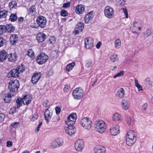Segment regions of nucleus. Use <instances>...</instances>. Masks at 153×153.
I'll use <instances>...</instances> for the list:
<instances>
[{
    "label": "nucleus",
    "instance_id": "42",
    "mask_svg": "<svg viewBox=\"0 0 153 153\" xmlns=\"http://www.w3.org/2000/svg\"><path fill=\"white\" fill-rule=\"evenodd\" d=\"M5 26L4 25H0V35H2L6 32Z\"/></svg>",
    "mask_w": 153,
    "mask_h": 153
},
{
    "label": "nucleus",
    "instance_id": "1",
    "mask_svg": "<svg viewBox=\"0 0 153 153\" xmlns=\"http://www.w3.org/2000/svg\"><path fill=\"white\" fill-rule=\"evenodd\" d=\"M94 127L97 132L102 133L105 131L106 126L104 121L102 120H99L95 122Z\"/></svg>",
    "mask_w": 153,
    "mask_h": 153
},
{
    "label": "nucleus",
    "instance_id": "61",
    "mask_svg": "<svg viewBox=\"0 0 153 153\" xmlns=\"http://www.w3.org/2000/svg\"><path fill=\"white\" fill-rule=\"evenodd\" d=\"M147 104L146 103H145L142 105V108L143 109L144 111H146L147 108Z\"/></svg>",
    "mask_w": 153,
    "mask_h": 153
},
{
    "label": "nucleus",
    "instance_id": "57",
    "mask_svg": "<svg viewBox=\"0 0 153 153\" xmlns=\"http://www.w3.org/2000/svg\"><path fill=\"white\" fill-rule=\"evenodd\" d=\"M70 2H69L65 3L63 4V7L65 8L68 7L70 6Z\"/></svg>",
    "mask_w": 153,
    "mask_h": 153
},
{
    "label": "nucleus",
    "instance_id": "59",
    "mask_svg": "<svg viewBox=\"0 0 153 153\" xmlns=\"http://www.w3.org/2000/svg\"><path fill=\"white\" fill-rule=\"evenodd\" d=\"M5 118V115L2 113H0V121H3Z\"/></svg>",
    "mask_w": 153,
    "mask_h": 153
},
{
    "label": "nucleus",
    "instance_id": "20",
    "mask_svg": "<svg viewBox=\"0 0 153 153\" xmlns=\"http://www.w3.org/2000/svg\"><path fill=\"white\" fill-rule=\"evenodd\" d=\"M85 11V7L82 4H80L76 6L75 12L77 14H82Z\"/></svg>",
    "mask_w": 153,
    "mask_h": 153
},
{
    "label": "nucleus",
    "instance_id": "17",
    "mask_svg": "<svg viewBox=\"0 0 153 153\" xmlns=\"http://www.w3.org/2000/svg\"><path fill=\"white\" fill-rule=\"evenodd\" d=\"M17 54L15 52L11 53L7 56L9 61L11 62H14L17 59Z\"/></svg>",
    "mask_w": 153,
    "mask_h": 153
},
{
    "label": "nucleus",
    "instance_id": "4",
    "mask_svg": "<svg viewBox=\"0 0 153 153\" xmlns=\"http://www.w3.org/2000/svg\"><path fill=\"white\" fill-rule=\"evenodd\" d=\"M143 25V22L141 21H135L131 25L130 30L132 33H137L141 30Z\"/></svg>",
    "mask_w": 153,
    "mask_h": 153
},
{
    "label": "nucleus",
    "instance_id": "40",
    "mask_svg": "<svg viewBox=\"0 0 153 153\" xmlns=\"http://www.w3.org/2000/svg\"><path fill=\"white\" fill-rule=\"evenodd\" d=\"M135 85L137 88L138 91H140L143 90V88L142 86L138 83V80L137 79H135Z\"/></svg>",
    "mask_w": 153,
    "mask_h": 153
},
{
    "label": "nucleus",
    "instance_id": "24",
    "mask_svg": "<svg viewBox=\"0 0 153 153\" xmlns=\"http://www.w3.org/2000/svg\"><path fill=\"white\" fill-rule=\"evenodd\" d=\"M17 68H14L8 74V75L10 74L11 76L14 77H18L19 74V72Z\"/></svg>",
    "mask_w": 153,
    "mask_h": 153
},
{
    "label": "nucleus",
    "instance_id": "27",
    "mask_svg": "<svg viewBox=\"0 0 153 153\" xmlns=\"http://www.w3.org/2000/svg\"><path fill=\"white\" fill-rule=\"evenodd\" d=\"M152 31L149 29H146L143 33V36L144 38L146 39L151 35Z\"/></svg>",
    "mask_w": 153,
    "mask_h": 153
},
{
    "label": "nucleus",
    "instance_id": "19",
    "mask_svg": "<svg viewBox=\"0 0 153 153\" xmlns=\"http://www.w3.org/2000/svg\"><path fill=\"white\" fill-rule=\"evenodd\" d=\"M41 77L40 73H35L32 77L31 81L33 84H36L39 80Z\"/></svg>",
    "mask_w": 153,
    "mask_h": 153
},
{
    "label": "nucleus",
    "instance_id": "32",
    "mask_svg": "<svg viewBox=\"0 0 153 153\" xmlns=\"http://www.w3.org/2000/svg\"><path fill=\"white\" fill-rule=\"evenodd\" d=\"M11 96L10 93H8V94H5L3 97V99L5 103H8L11 100Z\"/></svg>",
    "mask_w": 153,
    "mask_h": 153
},
{
    "label": "nucleus",
    "instance_id": "28",
    "mask_svg": "<svg viewBox=\"0 0 153 153\" xmlns=\"http://www.w3.org/2000/svg\"><path fill=\"white\" fill-rule=\"evenodd\" d=\"M6 32L11 33L13 31L15 30V27L11 24L7 25L5 26Z\"/></svg>",
    "mask_w": 153,
    "mask_h": 153
},
{
    "label": "nucleus",
    "instance_id": "53",
    "mask_svg": "<svg viewBox=\"0 0 153 153\" xmlns=\"http://www.w3.org/2000/svg\"><path fill=\"white\" fill-rule=\"evenodd\" d=\"M49 42L51 44H54L56 42L55 38L54 37H51L49 39Z\"/></svg>",
    "mask_w": 153,
    "mask_h": 153
},
{
    "label": "nucleus",
    "instance_id": "48",
    "mask_svg": "<svg viewBox=\"0 0 153 153\" xmlns=\"http://www.w3.org/2000/svg\"><path fill=\"white\" fill-rule=\"evenodd\" d=\"M19 71V72H22L25 70V67L22 64L21 65H19L16 68Z\"/></svg>",
    "mask_w": 153,
    "mask_h": 153
},
{
    "label": "nucleus",
    "instance_id": "10",
    "mask_svg": "<svg viewBox=\"0 0 153 153\" xmlns=\"http://www.w3.org/2000/svg\"><path fill=\"white\" fill-rule=\"evenodd\" d=\"M48 59V56L44 53H42L38 56L36 60L38 64L42 65L45 63Z\"/></svg>",
    "mask_w": 153,
    "mask_h": 153
},
{
    "label": "nucleus",
    "instance_id": "44",
    "mask_svg": "<svg viewBox=\"0 0 153 153\" xmlns=\"http://www.w3.org/2000/svg\"><path fill=\"white\" fill-rule=\"evenodd\" d=\"M56 141L58 144L59 147L63 145L64 144V141L63 139L61 138H59L56 140Z\"/></svg>",
    "mask_w": 153,
    "mask_h": 153
},
{
    "label": "nucleus",
    "instance_id": "52",
    "mask_svg": "<svg viewBox=\"0 0 153 153\" xmlns=\"http://www.w3.org/2000/svg\"><path fill=\"white\" fill-rule=\"evenodd\" d=\"M68 15V13L67 11L63 10L61 12V15L63 16H66Z\"/></svg>",
    "mask_w": 153,
    "mask_h": 153
},
{
    "label": "nucleus",
    "instance_id": "47",
    "mask_svg": "<svg viewBox=\"0 0 153 153\" xmlns=\"http://www.w3.org/2000/svg\"><path fill=\"white\" fill-rule=\"evenodd\" d=\"M124 72L122 71L118 73L113 76V78L115 79L117 77H120L123 76L124 75Z\"/></svg>",
    "mask_w": 153,
    "mask_h": 153
},
{
    "label": "nucleus",
    "instance_id": "33",
    "mask_svg": "<svg viewBox=\"0 0 153 153\" xmlns=\"http://www.w3.org/2000/svg\"><path fill=\"white\" fill-rule=\"evenodd\" d=\"M49 147L52 149H54L57 148H59V146L58 145L57 143L56 140H53L49 146Z\"/></svg>",
    "mask_w": 153,
    "mask_h": 153
},
{
    "label": "nucleus",
    "instance_id": "12",
    "mask_svg": "<svg viewBox=\"0 0 153 153\" xmlns=\"http://www.w3.org/2000/svg\"><path fill=\"white\" fill-rule=\"evenodd\" d=\"M84 146L83 142L82 140H78L75 143V147L77 151L81 152Z\"/></svg>",
    "mask_w": 153,
    "mask_h": 153
},
{
    "label": "nucleus",
    "instance_id": "16",
    "mask_svg": "<svg viewBox=\"0 0 153 153\" xmlns=\"http://www.w3.org/2000/svg\"><path fill=\"white\" fill-rule=\"evenodd\" d=\"M94 151L95 153H105V148L101 145H98L95 146Z\"/></svg>",
    "mask_w": 153,
    "mask_h": 153
},
{
    "label": "nucleus",
    "instance_id": "30",
    "mask_svg": "<svg viewBox=\"0 0 153 153\" xmlns=\"http://www.w3.org/2000/svg\"><path fill=\"white\" fill-rule=\"evenodd\" d=\"M124 94V90L123 88H121L117 91V96L120 98H122L123 97Z\"/></svg>",
    "mask_w": 153,
    "mask_h": 153
},
{
    "label": "nucleus",
    "instance_id": "43",
    "mask_svg": "<svg viewBox=\"0 0 153 153\" xmlns=\"http://www.w3.org/2000/svg\"><path fill=\"white\" fill-rule=\"evenodd\" d=\"M71 90V88L69 84L65 85L64 88V91L66 93L69 92Z\"/></svg>",
    "mask_w": 153,
    "mask_h": 153
},
{
    "label": "nucleus",
    "instance_id": "63",
    "mask_svg": "<svg viewBox=\"0 0 153 153\" xmlns=\"http://www.w3.org/2000/svg\"><path fill=\"white\" fill-rule=\"evenodd\" d=\"M102 45L101 42H98L97 44L96 45V47L97 48L99 49L101 45Z\"/></svg>",
    "mask_w": 153,
    "mask_h": 153
},
{
    "label": "nucleus",
    "instance_id": "7",
    "mask_svg": "<svg viewBox=\"0 0 153 153\" xmlns=\"http://www.w3.org/2000/svg\"><path fill=\"white\" fill-rule=\"evenodd\" d=\"M19 87V81L16 79L10 81L9 83L8 88L10 91L14 92L17 91Z\"/></svg>",
    "mask_w": 153,
    "mask_h": 153
},
{
    "label": "nucleus",
    "instance_id": "50",
    "mask_svg": "<svg viewBox=\"0 0 153 153\" xmlns=\"http://www.w3.org/2000/svg\"><path fill=\"white\" fill-rule=\"evenodd\" d=\"M5 41V40L3 38L0 37V47L3 45Z\"/></svg>",
    "mask_w": 153,
    "mask_h": 153
},
{
    "label": "nucleus",
    "instance_id": "8",
    "mask_svg": "<svg viewBox=\"0 0 153 153\" xmlns=\"http://www.w3.org/2000/svg\"><path fill=\"white\" fill-rule=\"evenodd\" d=\"M105 16L108 19H111L114 16V9L109 6H106L104 10Z\"/></svg>",
    "mask_w": 153,
    "mask_h": 153
},
{
    "label": "nucleus",
    "instance_id": "2",
    "mask_svg": "<svg viewBox=\"0 0 153 153\" xmlns=\"http://www.w3.org/2000/svg\"><path fill=\"white\" fill-rule=\"evenodd\" d=\"M136 140V137L133 131H130L127 133L126 137V143L128 146L133 145Z\"/></svg>",
    "mask_w": 153,
    "mask_h": 153
},
{
    "label": "nucleus",
    "instance_id": "21",
    "mask_svg": "<svg viewBox=\"0 0 153 153\" xmlns=\"http://www.w3.org/2000/svg\"><path fill=\"white\" fill-rule=\"evenodd\" d=\"M123 117L121 114L116 113L114 114L112 116V120L116 122H120L122 121Z\"/></svg>",
    "mask_w": 153,
    "mask_h": 153
},
{
    "label": "nucleus",
    "instance_id": "54",
    "mask_svg": "<svg viewBox=\"0 0 153 153\" xmlns=\"http://www.w3.org/2000/svg\"><path fill=\"white\" fill-rule=\"evenodd\" d=\"M42 123V122H40L39 123V124L38 126L36 128V130L35 131V132L36 133H37L38 132L40 127L41 126Z\"/></svg>",
    "mask_w": 153,
    "mask_h": 153
},
{
    "label": "nucleus",
    "instance_id": "55",
    "mask_svg": "<svg viewBox=\"0 0 153 153\" xmlns=\"http://www.w3.org/2000/svg\"><path fill=\"white\" fill-rule=\"evenodd\" d=\"M122 9L123 10V12L126 16V18H128V11L127 9L126 8H122Z\"/></svg>",
    "mask_w": 153,
    "mask_h": 153
},
{
    "label": "nucleus",
    "instance_id": "11",
    "mask_svg": "<svg viewBox=\"0 0 153 153\" xmlns=\"http://www.w3.org/2000/svg\"><path fill=\"white\" fill-rule=\"evenodd\" d=\"M37 24L41 28L45 27L46 25L47 20L46 18L42 16H39L36 19Z\"/></svg>",
    "mask_w": 153,
    "mask_h": 153
},
{
    "label": "nucleus",
    "instance_id": "23",
    "mask_svg": "<svg viewBox=\"0 0 153 153\" xmlns=\"http://www.w3.org/2000/svg\"><path fill=\"white\" fill-rule=\"evenodd\" d=\"M44 115L47 123H48L51 117L52 114L51 113L48 109H47L44 113Z\"/></svg>",
    "mask_w": 153,
    "mask_h": 153
},
{
    "label": "nucleus",
    "instance_id": "60",
    "mask_svg": "<svg viewBox=\"0 0 153 153\" xmlns=\"http://www.w3.org/2000/svg\"><path fill=\"white\" fill-rule=\"evenodd\" d=\"M13 144L12 142L10 141H8L7 142V147H11Z\"/></svg>",
    "mask_w": 153,
    "mask_h": 153
},
{
    "label": "nucleus",
    "instance_id": "22",
    "mask_svg": "<svg viewBox=\"0 0 153 153\" xmlns=\"http://www.w3.org/2000/svg\"><path fill=\"white\" fill-rule=\"evenodd\" d=\"M18 36L17 35L13 34L11 36L10 41V43L12 45L16 44L18 42Z\"/></svg>",
    "mask_w": 153,
    "mask_h": 153
},
{
    "label": "nucleus",
    "instance_id": "49",
    "mask_svg": "<svg viewBox=\"0 0 153 153\" xmlns=\"http://www.w3.org/2000/svg\"><path fill=\"white\" fill-rule=\"evenodd\" d=\"M19 124V122H15L12 123L11 125V127L13 128H16Z\"/></svg>",
    "mask_w": 153,
    "mask_h": 153
},
{
    "label": "nucleus",
    "instance_id": "6",
    "mask_svg": "<svg viewBox=\"0 0 153 153\" xmlns=\"http://www.w3.org/2000/svg\"><path fill=\"white\" fill-rule=\"evenodd\" d=\"M84 93V91L82 89L80 88H77L73 91L72 95L74 99L79 100L82 97Z\"/></svg>",
    "mask_w": 153,
    "mask_h": 153
},
{
    "label": "nucleus",
    "instance_id": "62",
    "mask_svg": "<svg viewBox=\"0 0 153 153\" xmlns=\"http://www.w3.org/2000/svg\"><path fill=\"white\" fill-rule=\"evenodd\" d=\"M126 121L127 122V123L128 125H130L131 123V118L130 117H127L126 119Z\"/></svg>",
    "mask_w": 153,
    "mask_h": 153
},
{
    "label": "nucleus",
    "instance_id": "45",
    "mask_svg": "<svg viewBox=\"0 0 153 153\" xmlns=\"http://www.w3.org/2000/svg\"><path fill=\"white\" fill-rule=\"evenodd\" d=\"M27 55L31 58H34V52L31 49H29L27 51Z\"/></svg>",
    "mask_w": 153,
    "mask_h": 153
},
{
    "label": "nucleus",
    "instance_id": "34",
    "mask_svg": "<svg viewBox=\"0 0 153 153\" xmlns=\"http://www.w3.org/2000/svg\"><path fill=\"white\" fill-rule=\"evenodd\" d=\"M110 59L112 62H117L119 59L117 57V55L113 54L111 55L110 57Z\"/></svg>",
    "mask_w": 153,
    "mask_h": 153
},
{
    "label": "nucleus",
    "instance_id": "25",
    "mask_svg": "<svg viewBox=\"0 0 153 153\" xmlns=\"http://www.w3.org/2000/svg\"><path fill=\"white\" fill-rule=\"evenodd\" d=\"M7 53L4 50L0 52V62H3L5 60L7 56Z\"/></svg>",
    "mask_w": 153,
    "mask_h": 153
},
{
    "label": "nucleus",
    "instance_id": "9",
    "mask_svg": "<svg viewBox=\"0 0 153 153\" xmlns=\"http://www.w3.org/2000/svg\"><path fill=\"white\" fill-rule=\"evenodd\" d=\"M77 118V115L76 113H72L68 117L65 123L68 126H73L75 123Z\"/></svg>",
    "mask_w": 153,
    "mask_h": 153
},
{
    "label": "nucleus",
    "instance_id": "51",
    "mask_svg": "<svg viewBox=\"0 0 153 153\" xmlns=\"http://www.w3.org/2000/svg\"><path fill=\"white\" fill-rule=\"evenodd\" d=\"M92 64V60L91 59H89L87 60L86 61V66L88 67L90 66Z\"/></svg>",
    "mask_w": 153,
    "mask_h": 153
},
{
    "label": "nucleus",
    "instance_id": "15",
    "mask_svg": "<svg viewBox=\"0 0 153 153\" xmlns=\"http://www.w3.org/2000/svg\"><path fill=\"white\" fill-rule=\"evenodd\" d=\"M65 133L70 136L74 134L75 132V129L73 126H68L65 127Z\"/></svg>",
    "mask_w": 153,
    "mask_h": 153
},
{
    "label": "nucleus",
    "instance_id": "13",
    "mask_svg": "<svg viewBox=\"0 0 153 153\" xmlns=\"http://www.w3.org/2000/svg\"><path fill=\"white\" fill-rule=\"evenodd\" d=\"M110 130L111 135L113 136H116L120 133L119 128L117 124L112 125Z\"/></svg>",
    "mask_w": 153,
    "mask_h": 153
},
{
    "label": "nucleus",
    "instance_id": "5",
    "mask_svg": "<svg viewBox=\"0 0 153 153\" xmlns=\"http://www.w3.org/2000/svg\"><path fill=\"white\" fill-rule=\"evenodd\" d=\"M80 124L83 127L88 130L90 129L92 126L91 121L88 117L82 118L80 121Z\"/></svg>",
    "mask_w": 153,
    "mask_h": 153
},
{
    "label": "nucleus",
    "instance_id": "14",
    "mask_svg": "<svg viewBox=\"0 0 153 153\" xmlns=\"http://www.w3.org/2000/svg\"><path fill=\"white\" fill-rule=\"evenodd\" d=\"M94 41L90 37L86 38L85 40V47L87 49L92 48L93 46Z\"/></svg>",
    "mask_w": 153,
    "mask_h": 153
},
{
    "label": "nucleus",
    "instance_id": "29",
    "mask_svg": "<svg viewBox=\"0 0 153 153\" xmlns=\"http://www.w3.org/2000/svg\"><path fill=\"white\" fill-rule=\"evenodd\" d=\"M93 12L92 11L90 12L85 17V22L86 23H88L89 22L90 20L93 17V15L92 14Z\"/></svg>",
    "mask_w": 153,
    "mask_h": 153
},
{
    "label": "nucleus",
    "instance_id": "18",
    "mask_svg": "<svg viewBox=\"0 0 153 153\" xmlns=\"http://www.w3.org/2000/svg\"><path fill=\"white\" fill-rule=\"evenodd\" d=\"M46 37V36L45 33L40 32L37 34V40L39 43L45 41Z\"/></svg>",
    "mask_w": 153,
    "mask_h": 153
},
{
    "label": "nucleus",
    "instance_id": "56",
    "mask_svg": "<svg viewBox=\"0 0 153 153\" xmlns=\"http://www.w3.org/2000/svg\"><path fill=\"white\" fill-rule=\"evenodd\" d=\"M61 109L60 107L57 106L55 108L56 112L57 114H59L61 111Z\"/></svg>",
    "mask_w": 153,
    "mask_h": 153
},
{
    "label": "nucleus",
    "instance_id": "38",
    "mask_svg": "<svg viewBox=\"0 0 153 153\" xmlns=\"http://www.w3.org/2000/svg\"><path fill=\"white\" fill-rule=\"evenodd\" d=\"M75 65V64L74 62H72L68 64L66 66V70L68 71H71L72 69Z\"/></svg>",
    "mask_w": 153,
    "mask_h": 153
},
{
    "label": "nucleus",
    "instance_id": "26",
    "mask_svg": "<svg viewBox=\"0 0 153 153\" xmlns=\"http://www.w3.org/2000/svg\"><path fill=\"white\" fill-rule=\"evenodd\" d=\"M121 106L124 110H128L129 107V104L127 100L123 99L121 102Z\"/></svg>",
    "mask_w": 153,
    "mask_h": 153
},
{
    "label": "nucleus",
    "instance_id": "37",
    "mask_svg": "<svg viewBox=\"0 0 153 153\" xmlns=\"http://www.w3.org/2000/svg\"><path fill=\"white\" fill-rule=\"evenodd\" d=\"M30 13L32 16L35 15L36 13L35 6H32L30 8Z\"/></svg>",
    "mask_w": 153,
    "mask_h": 153
},
{
    "label": "nucleus",
    "instance_id": "35",
    "mask_svg": "<svg viewBox=\"0 0 153 153\" xmlns=\"http://www.w3.org/2000/svg\"><path fill=\"white\" fill-rule=\"evenodd\" d=\"M115 48L116 49H119L121 46V40L119 39H116L114 43Z\"/></svg>",
    "mask_w": 153,
    "mask_h": 153
},
{
    "label": "nucleus",
    "instance_id": "64",
    "mask_svg": "<svg viewBox=\"0 0 153 153\" xmlns=\"http://www.w3.org/2000/svg\"><path fill=\"white\" fill-rule=\"evenodd\" d=\"M82 31H80L78 29H77L76 28V30H75L74 33H75V35H76L77 34H78L80 32H81Z\"/></svg>",
    "mask_w": 153,
    "mask_h": 153
},
{
    "label": "nucleus",
    "instance_id": "46",
    "mask_svg": "<svg viewBox=\"0 0 153 153\" xmlns=\"http://www.w3.org/2000/svg\"><path fill=\"white\" fill-rule=\"evenodd\" d=\"M125 3V0H118L116 4L118 6L122 7L124 5Z\"/></svg>",
    "mask_w": 153,
    "mask_h": 153
},
{
    "label": "nucleus",
    "instance_id": "39",
    "mask_svg": "<svg viewBox=\"0 0 153 153\" xmlns=\"http://www.w3.org/2000/svg\"><path fill=\"white\" fill-rule=\"evenodd\" d=\"M84 23L79 22L77 24L76 28L77 29L79 30L80 31H82L84 28Z\"/></svg>",
    "mask_w": 153,
    "mask_h": 153
},
{
    "label": "nucleus",
    "instance_id": "41",
    "mask_svg": "<svg viewBox=\"0 0 153 153\" xmlns=\"http://www.w3.org/2000/svg\"><path fill=\"white\" fill-rule=\"evenodd\" d=\"M17 19V17L16 14H11L10 17V20L12 22H14L16 21Z\"/></svg>",
    "mask_w": 153,
    "mask_h": 153
},
{
    "label": "nucleus",
    "instance_id": "36",
    "mask_svg": "<svg viewBox=\"0 0 153 153\" xmlns=\"http://www.w3.org/2000/svg\"><path fill=\"white\" fill-rule=\"evenodd\" d=\"M8 12L7 10H4L0 12V18H3L6 17Z\"/></svg>",
    "mask_w": 153,
    "mask_h": 153
},
{
    "label": "nucleus",
    "instance_id": "58",
    "mask_svg": "<svg viewBox=\"0 0 153 153\" xmlns=\"http://www.w3.org/2000/svg\"><path fill=\"white\" fill-rule=\"evenodd\" d=\"M37 115L36 114H34L32 118L31 119V120L33 122L35 120H36V119H37Z\"/></svg>",
    "mask_w": 153,
    "mask_h": 153
},
{
    "label": "nucleus",
    "instance_id": "31",
    "mask_svg": "<svg viewBox=\"0 0 153 153\" xmlns=\"http://www.w3.org/2000/svg\"><path fill=\"white\" fill-rule=\"evenodd\" d=\"M144 84L147 87H150L152 86V82L149 78H146L144 81Z\"/></svg>",
    "mask_w": 153,
    "mask_h": 153
},
{
    "label": "nucleus",
    "instance_id": "3",
    "mask_svg": "<svg viewBox=\"0 0 153 153\" xmlns=\"http://www.w3.org/2000/svg\"><path fill=\"white\" fill-rule=\"evenodd\" d=\"M32 100L31 97L27 95L24 96L22 98H18L16 102L17 104V108H19L23 103L24 105H28L29 104Z\"/></svg>",
    "mask_w": 153,
    "mask_h": 153
}]
</instances>
